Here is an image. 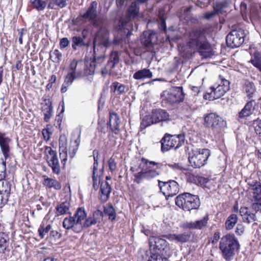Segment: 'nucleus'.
Instances as JSON below:
<instances>
[{
	"mask_svg": "<svg viewBox=\"0 0 261 261\" xmlns=\"http://www.w3.org/2000/svg\"><path fill=\"white\" fill-rule=\"evenodd\" d=\"M100 174H93L92 179L93 182V188L95 190H97L99 187L100 183Z\"/></svg>",
	"mask_w": 261,
	"mask_h": 261,
	"instance_id": "nucleus-57",
	"label": "nucleus"
},
{
	"mask_svg": "<svg viewBox=\"0 0 261 261\" xmlns=\"http://www.w3.org/2000/svg\"><path fill=\"white\" fill-rule=\"evenodd\" d=\"M111 44L109 40V32L104 28H101L96 33L93 40V49L101 50V47H108Z\"/></svg>",
	"mask_w": 261,
	"mask_h": 261,
	"instance_id": "nucleus-11",
	"label": "nucleus"
},
{
	"mask_svg": "<svg viewBox=\"0 0 261 261\" xmlns=\"http://www.w3.org/2000/svg\"><path fill=\"white\" fill-rule=\"evenodd\" d=\"M156 166V169L161 168L162 164L154 162L149 161L145 158L141 159L137 170L138 172L134 174V181L137 184L142 182L143 179L148 180L153 179L160 174V172L157 169L151 168V165Z\"/></svg>",
	"mask_w": 261,
	"mask_h": 261,
	"instance_id": "nucleus-4",
	"label": "nucleus"
},
{
	"mask_svg": "<svg viewBox=\"0 0 261 261\" xmlns=\"http://www.w3.org/2000/svg\"><path fill=\"white\" fill-rule=\"evenodd\" d=\"M177 234V242L186 243L188 242L191 237V234L189 232H185L183 233Z\"/></svg>",
	"mask_w": 261,
	"mask_h": 261,
	"instance_id": "nucleus-52",
	"label": "nucleus"
},
{
	"mask_svg": "<svg viewBox=\"0 0 261 261\" xmlns=\"http://www.w3.org/2000/svg\"><path fill=\"white\" fill-rule=\"evenodd\" d=\"M70 41L66 37L62 38L60 41V47L61 49L65 48L69 46Z\"/></svg>",
	"mask_w": 261,
	"mask_h": 261,
	"instance_id": "nucleus-60",
	"label": "nucleus"
},
{
	"mask_svg": "<svg viewBox=\"0 0 261 261\" xmlns=\"http://www.w3.org/2000/svg\"><path fill=\"white\" fill-rule=\"evenodd\" d=\"M45 103L43 105L42 107V111L44 115V121L48 122L53 114V107L51 102L49 100L45 99Z\"/></svg>",
	"mask_w": 261,
	"mask_h": 261,
	"instance_id": "nucleus-33",
	"label": "nucleus"
},
{
	"mask_svg": "<svg viewBox=\"0 0 261 261\" xmlns=\"http://www.w3.org/2000/svg\"><path fill=\"white\" fill-rule=\"evenodd\" d=\"M208 220V216L205 215L202 219L195 221L186 222L183 223L182 227L184 228L191 229H201L206 226Z\"/></svg>",
	"mask_w": 261,
	"mask_h": 261,
	"instance_id": "nucleus-20",
	"label": "nucleus"
},
{
	"mask_svg": "<svg viewBox=\"0 0 261 261\" xmlns=\"http://www.w3.org/2000/svg\"><path fill=\"white\" fill-rule=\"evenodd\" d=\"M188 179L190 182L201 187L205 186L208 181V179L195 174H189Z\"/></svg>",
	"mask_w": 261,
	"mask_h": 261,
	"instance_id": "nucleus-30",
	"label": "nucleus"
},
{
	"mask_svg": "<svg viewBox=\"0 0 261 261\" xmlns=\"http://www.w3.org/2000/svg\"><path fill=\"white\" fill-rule=\"evenodd\" d=\"M30 2L34 8L38 11L44 10L46 6V3L42 0H30Z\"/></svg>",
	"mask_w": 261,
	"mask_h": 261,
	"instance_id": "nucleus-46",
	"label": "nucleus"
},
{
	"mask_svg": "<svg viewBox=\"0 0 261 261\" xmlns=\"http://www.w3.org/2000/svg\"><path fill=\"white\" fill-rule=\"evenodd\" d=\"M49 55L50 58L55 63H59L62 60V54L58 49L51 51Z\"/></svg>",
	"mask_w": 261,
	"mask_h": 261,
	"instance_id": "nucleus-45",
	"label": "nucleus"
},
{
	"mask_svg": "<svg viewBox=\"0 0 261 261\" xmlns=\"http://www.w3.org/2000/svg\"><path fill=\"white\" fill-rule=\"evenodd\" d=\"M240 245L233 234H226L220 238L219 248L222 256L227 261H231Z\"/></svg>",
	"mask_w": 261,
	"mask_h": 261,
	"instance_id": "nucleus-3",
	"label": "nucleus"
},
{
	"mask_svg": "<svg viewBox=\"0 0 261 261\" xmlns=\"http://www.w3.org/2000/svg\"><path fill=\"white\" fill-rule=\"evenodd\" d=\"M148 261H168V259L158 253H151Z\"/></svg>",
	"mask_w": 261,
	"mask_h": 261,
	"instance_id": "nucleus-56",
	"label": "nucleus"
},
{
	"mask_svg": "<svg viewBox=\"0 0 261 261\" xmlns=\"http://www.w3.org/2000/svg\"><path fill=\"white\" fill-rule=\"evenodd\" d=\"M126 87L118 82H113L111 86V89L114 92L117 91V94L121 95L125 92Z\"/></svg>",
	"mask_w": 261,
	"mask_h": 261,
	"instance_id": "nucleus-43",
	"label": "nucleus"
},
{
	"mask_svg": "<svg viewBox=\"0 0 261 261\" xmlns=\"http://www.w3.org/2000/svg\"><path fill=\"white\" fill-rule=\"evenodd\" d=\"M229 4V2L228 0H223L216 4L214 10L217 13H222L223 9L226 8Z\"/></svg>",
	"mask_w": 261,
	"mask_h": 261,
	"instance_id": "nucleus-48",
	"label": "nucleus"
},
{
	"mask_svg": "<svg viewBox=\"0 0 261 261\" xmlns=\"http://www.w3.org/2000/svg\"><path fill=\"white\" fill-rule=\"evenodd\" d=\"M238 218L236 214H231L227 218L225 223V228L227 230L232 229L238 222Z\"/></svg>",
	"mask_w": 261,
	"mask_h": 261,
	"instance_id": "nucleus-38",
	"label": "nucleus"
},
{
	"mask_svg": "<svg viewBox=\"0 0 261 261\" xmlns=\"http://www.w3.org/2000/svg\"><path fill=\"white\" fill-rule=\"evenodd\" d=\"M245 31L242 29L231 31L226 37V42L228 46L233 48L241 46L244 42Z\"/></svg>",
	"mask_w": 261,
	"mask_h": 261,
	"instance_id": "nucleus-12",
	"label": "nucleus"
},
{
	"mask_svg": "<svg viewBox=\"0 0 261 261\" xmlns=\"http://www.w3.org/2000/svg\"><path fill=\"white\" fill-rule=\"evenodd\" d=\"M152 76V72L147 68L139 70L133 74V78L136 80L151 79Z\"/></svg>",
	"mask_w": 261,
	"mask_h": 261,
	"instance_id": "nucleus-28",
	"label": "nucleus"
},
{
	"mask_svg": "<svg viewBox=\"0 0 261 261\" xmlns=\"http://www.w3.org/2000/svg\"><path fill=\"white\" fill-rule=\"evenodd\" d=\"M158 183L161 191L165 196L173 197L179 192V185L175 180L162 181L158 180Z\"/></svg>",
	"mask_w": 261,
	"mask_h": 261,
	"instance_id": "nucleus-15",
	"label": "nucleus"
},
{
	"mask_svg": "<svg viewBox=\"0 0 261 261\" xmlns=\"http://www.w3.org/2000/svg\"><path fill=\"white\" fill-rule=\"evenodd\" d=\"M248 191L253 202L252 208L255 212H261V183L256 180L248 182Z\"/></svg>",
	"mask_w": 261,
	"mask_h": 261,
	"instance_id": "nucleus-8",
	"label": "nucleus"
},
{
	"mask_svg": "<svg viewBox=\"0 0 261 261\" xmlns=\"http://www.w3.org/2000/svg\"><path fill=\"white\" fill-rule=\"evenodd\" d=\"M223 123L221 117L215 113H211L204 116V123L205 126L212 129L221 126Z\"/></svg>",
	"mask_w": 261,
	"mask_h": 261,
	"instance_id": "nucleus-18",
	"label": "nucleus"
},
{
	"mask_svg": "<svg viewBox=\"0 0 261 261\" xmlns=\"http://www.w3.org/2000/svg\"><path fill=\"white\" fill-rule=\"evenodd\" d=\"M51 226L50 224L47 225L45 227L43 224L41 225L38 229V232L40 237L43 239L44 237L45 233H48L51 229Z\"/></svg>",
	"mask_w": 261,
	"mask_h": 261,
	"instance_id": "nucleus-53",
	"label": "nucleus"
},
{
	"mask_svg": "<svg viewBox=\"0 0 261 261\" xmlns=\"http://www.w3.org/2000/svg\"><path fill=\"white\" fill-rule=\"evenodd\" d=\"M175 204L185 211H191L198 208L200 202L198 196L184 193L176 197Z\"/></svg>",
	"mask_w": 261,
	"mask_h": 261,
	"instance_id": "nucleus-6",
	"label": "nucleus"
},
{
	"mask_svg": "<svg viewBox=\"0 0 261 261\" xmlns=\"http://www.w3.org/2000/svg\"><path fill=\"white\" fill-rule=\"evenodd\" d=\"M44 139L48 141L50 138V133L48 129H43L42 132Z\"/></svg>",
	"mask_w": 261,
	"mask_h": 261,
	"instance_id": "nucleus-63",
	"label": "nucleus"
},
{
	"mask_svg": "<svg viewBox=\"0 0 261 261\" xmlns=\"http://www.w3.org/2000/svg\"><path fill=\"white\" fill-rule=\"evenodd\" d=\"M103 216V213L98 210L87 217L85 209L79 207L73 216L66 217L64 219L63 226L66 229H72L74 232L79 233L84 228H88L99 223Z\"/></svg>",
	"mask_w": 261,
	"mask_h": 261,
	"instance_id": "nucleus-1",
	"label": "nucleus"
},
{
	"mask_svg": "<svg viewBox=\"0 0 261 261\" xmlns=\"http://www.w3.org/2000/svg\"><path fill=\"white\" fill-rule=\"evenodd\" d=\"M72 47L76 50L77 47H81L85 45L84 39L80 36H73L71 38Z\"/></svg>",
	"mask_w": 261,
	"mask_h": 261,
	"instance_id": "nucleus-44",
	"label": "nucleus"
},
{
	"mask_svg": "<svg viewBox=\"0 0 261 261\" xmlns=\"http://www.w3.org/2000/svg\"><path fill=\"white\" fill-rule=\"evenodd\" d=\"M244 231V227L242 224H238L235 230L236 233L238 236L242 235Z\"/></svg>",
	"mask_w": 261,
	"mask_h": 261,
	"instance_id": "nucleus-62",
	"label": "nucleus"
},
{
	"mask_svg": "<svg viewBox=\"0 0 261 261\" xmlns=\"http://www.w3.org/2000/svg\"><path fill=\"white\" fill-rule=\"evenodd\" d=\"M10 140L8 137H5L0 133V147L4 156V159L7 160L9 157L10 152L9 142Z\"/></svg>",
	"mask_w": 261,
	"mask_h": 261,
	"instance_id": "nucleus-26",
	"label": "nucleus"
},
{
	"mask_svg": "<svg viewBox=\"0 0 261 261\" xmlns=\"http://www.w3.org/2000/svg\"><path fill=\"white\" fill-rule=\"evenodd\" d=\"M74 81L75 80H73L72 79H71L70 78H68V77L65 76L64 82L62 85V88L61 89V92L62 93L66 92L68 90V87L69 86H70Z\"/></svg>",
	"mask_w": 261,
	"mask_h": 261,
	"instance_id": "nucleus-54",
	"label": "nucleus"
},
{
	"mask_svg": "<svg viewBox=\"0 0 261 261\" xmlns=\"http://www.w3.org/2000/svg\"><path fill=\"white\" fill-rule=\"evenodd\" d=\"M109 124L112 131L117 134L119 131L120 118L116 113H110Z\"/></svg>",
	"mask_w": 261,
	"mask_h": 261,
	"instance_id": "nucleus-25",
	"label": "nucleus"
},
{
	"mask_svg": "<svg viewBox=\"0 0 261 261\" xmlns=\"http://www.w3.org/2000/svg\"><path fill=\"white\" fill-rule=\"evenodd\" d=\"M93 155L94 158V164L93 169V174H100L101 170H98V152L96 150H94L93 151Z\"/></svg>",
	"mask_w": 261,
	"mask_h": 261,
	"instance_id": "nucleus-49",
	"label": "nucleus"
},
{
	"mask_svg": "<svg viewBox=\"0 0 261 261\" xmlns=\"http://www.w3.org/2000/svg\"><path fill=\"white\" fill-rule=\"evenodd\" d=\"M60 157L61 160V162L63 165H65L67 157V149L64 146H60Z\"/></svg>",
	"mask_w": 261,
	"mask_h": 261,
	"instance_id": "nucleus-55",
	"label": "nucleus"
},
{
	"mask_svg": "<svg viewBox=\"0 0 261 261\" xmlns=\"http://www.w3.org/2000/svg\"><path fill=\"white\" fill-rule=\"evenodd\" d=\"M164 237L170 241H175L176 242L177 241V234H169L168 235H165Z\"/></svg>",
	"mask_w": 261,
	"mask_h": 261,
	"instance_id": "nucleus-64",
	"label": "nucleus"
},
{
	"mask_svg": "<svg viewBox=\"0 0 261 261\" xmlns=\"http://www.w3.org/2000/svg\"><path fill=\"white\" fill-rule=\"evenodd\" d=\"M106 49L103 47H101V50L100 54L98 53V50L93 49V58L94 60L90 63L89 72H87L88 74H92L95 71L100 72L101 71L102 64L105 60Z\"/></svg>",
	"mask_w": 261,
	"mask_h": 261,
	"instance_id": "nucleus-13",
	"label": "nucleus"
},
{
	"mask_svg": "<svg viewBox=\"0 0 261 261\" xmlns=\"http://www.w3.org/2000/svg\"><path fill=\"white\" fill-rule=\"evenodd\" d=\"M251 58L249 61L255 67L261 72V52L254 51L250 53Z\"/></svg>",
	"mask_w": 261,
	"mask_h": 261,
	"instance_id": "nucleus-32",
	"label": "nucleus"
},
{
	"mask_svg": "<svg viewBox=\"0 0 261 261\" xmlns=\"http://www.w3.org/2000/svg\"><path fill=\"white\" fill-rule=\"evenodd\" d=\"M100 191L103 195L104 200H107L111 193L110 185L106 181L102 182L100 185Z\"/></svg>",
	"mask_w": 261,
	"mask_h": 261,
	"instance_id": "nucleus-41",
	"label": "nucleus"
},
{
	"mask_svg": "<svg viewBox=\"0 0 261 261\" xmlns=\"http://www.w3.org/2000/svg\"><path fill=\"white\" fill-rule=\"evenodd\" d=\"M98 3L96 1L91 3L87 11L82 15V17L88 19L92 23L94 27H101L105 21L102 16L98 15Z\"/></svg>",
	"mask_w": 261,
	"mask_h": 261,
	"instance_id": "nucleus-10",
	"label": "nucleus"
},
{
	"mask_svg": "<svg viewBox=\"0 0 261 261\" xmlns=\"http://www.w3.org/2000/svg\"><path fill=\"white\" fill-rule=\"evenodd\" d=\"M152 119H154V122L158 123L162 121H166L169 118V115L164 110L155 109L152 112Z\"/></svg>",
	"mask_w": 261,
	"mask_h": 261,
	"instance_id": "nucleus-27",
	"label": "nucleus"
},
{
	"mask_svg": "<svg viewBox=\"0 0 261 261\" xmlns=\"http://www.w3.org/2000/svg\"><path fill=\"white\" fill-rule=\"evenodd\" d=\"M155 37L154 33L144 32L141 38V42L142 44L147 48L149 51L153 52L152 47L153 38Z\"/></svg>",
	"mask_w": 261,
	"mask_h": 261,
	"instance_id": "nucleus-23",
	"label": "nucleus"
},
{
	"mask_svg": "<svg viewBox=\"0 0 261 261\" xmlns=\"http://www.w3.org/2000/svg\"><path fill=\"white\" fill-rule=\"evenodd\" d=\"M184 142L185 136L184 135H170L166 134L161 141L162 151H167L173 148L176 149L181 146Z\"/></svg>",
	"mask_w": 261,
	"mask_h": 261,
	"instance_id": "nucleus-9",
	"label": "nucleus"
},
{
	"mask_svg": "<svg viewBox=\"0 0 261 261\" xmlns=\"http://www.w3.org/2000/svg\"><path fill=\"white\" fill-rule=\"evenodd\" d=\"M44 178L43 184L48 188H53L55 190H59L62 188L61 184L56 179L51 178L46 176H43Z\"/></svg>",
	"mask_w": 261,
	"mask_h": 261,
	"instance_id": "nucleus-34",
	"label": "nucleus"
},
{
	"mask_svg": "<svg viewBox=\"0 0 261 261\" xmlns=\"http://www.w3.org/2000/svg\"><path fill=\"white\" fill-rule=\"evenodd\" d=\"M229 88V82L220 75L217 82L210 87L207 92L204 94L203 98L210 100L218 99L223 96Z\"/></svg>",
	"mask_w": 261,
	"mask_h": 261,
	"instance_id": "nucleus-5",
	"label": "nucleus"
},
{
	"mask_svg": "<svg viewBox=\"0 0 261 261\" xmlns=\"http://www.w3.org/2000/svg\"><path fill=\"white\" fill-rule=\"evenodd\" d=\"M83 66L82 62L80 63L76 60H73L70 63L68 73L65 76L75 80L88 74L87 73H83L81 68Z\"/></svg>",
	"mask_w": 261,
	"mask_h": 261,
	"instance_id": "nucleus-16",
	"label": "nucleus"
},
{
	"mask_svg": "<svg viewBox=\"0 0 261 261\" xmlns=\"http://www.w3.org/2000/svg\"><path fill=\"white\" fill-rule=\"evenodd\" d=\"M255 105V100L251 99L245 105L244 108L239 114L240 118H244L251 115L254 110Z\"/></svg>",
	"mask_w": 261,
	"mask_h": 261,
	"instance_id": "nucleus-24",
	"label": "nucleus"
},
{
	"mask_svg": "<svg viewBox=\"0 0 261 261\" xmlns=\"http://www.w3.org/2000/svg\"><path fill=\"white\" fill-rule=\"evenodd\" d=\"M154 123H155L154 122V119H152V115L151 116L146 115L143 117L140 126L142 128H145L146 127Z\"/></svg>",
	"mask_w": 261,
	"mask_h": 261,
	"instance_id": "nucleus-47",
	"label": "nucleus"
},
{
	"mask_svg": "<svg viewBox=\"0 0 261 261\" xmlns=\"http://www.w3.org/2000/svg\"><path fill=\"white\" fill-rule=\"evenodd\" d=\"M243 89L247 97L249 99L251 100L254 97H255L256 93V88L254 84L252 82L249 81L246 82Z\"/></svg>",
	"mask_w": 261,
	"mask_h": 261,
	"instance_id": "nucleus-31",
	"label": "nucleus"
},
{
	"mask_svg": "<svg viewBox=\"0 0 261 261\" xmlns=\"http://www.w3.org/2000/svg\"><path fill=\"white\" fill-rule=\"evenodd\" d=\"M103 213L109 216V220H115L116 213L112 204L109 203L103 207Z\"/></svg>",
	"mask_w": 261,
	"mask_h": 261,
	"instance_id": "nucleus-39",
	"label": "nucleus"
},
{
	"mask_svg": "<svg viewBox=\"0 0 261 261\" xmlns=\"http://www.w3.org/2000/svg\"><path fill=\"white\" fill-rule=\"evenodd\" d=\"M137 2H133L130 5L127 12V15L123 16L120 20L121 24V28H124L126 27L127 23L135 18H136L139 12V7Z\"/></svg>",
	"mask_w": 261,
	"mask_h": 261,
	"instance_id": "nucleus-17",
	"label": "nucleus"
},
{
	"mask_svg": "<svg viewBox=\"0 0 261 261\" xmlns=\"http://www.w3.org/2000/svg\"><path fill=\"white\" fill-rule=\"evenodd\" d=\"M119 62V56L118 52L117 51H112L107 65L104 68H101V75L105 77L109 74L111 70L115 67Z\"/></svg>",
	"mask_w": 261,
	"mask_h": 261,
	"instance_id": "nucleus-19",
	"label": "nucleus"
},
{
	"mask_svg": "<svg viewBox=\"0 0 261 261\" xmlns=\"http://www.w3.org/2000/svg\"><path fill=\"white\" fill-rule=\"evenodd\" d=\"M154 243L155 248L160 251L165 250L168 245V242L165 239L161 238H155Z\"/></svg>",
	"mask_w": 261,
	"mask_h": 261,
	"instance_id": "nucleus-40",
	"label": "nucleus"
},
{
	"mask_svg": "<svg viewBox=\"0 0 261 261\" xmlns=\"http://www.w3.org/2000/svg\"><path fill=\"white\" fill-rule=\"evenodd\" d=\"M188 45L190 48L197 50L203 58H210L214 54L204 29L192 31L189 34Z\"/></svg>",
	"mask_w": 261,
	"mask_h": 261,
	"instance_id": "nucleus-2",
	"label": "nucleus"
},
{
	"mask_svg": "<svg viewBox=\"0 0 261 261\" xmlns=\"http://www.w3.org/2000/svg\"><path fill=\"white\" fill-rule=\"evenodd\" d=\"M10 238L8 234L0 232V252L5 253L9 250Z\"/></svg>",
	"mask_w": 261,
	"mask_h": 261,
	"instance_id": "nucleus-29",
	"label": "nucleus"
},
{
	"mask_svg": "<svg viewBox=\"0 0 261 261\" xmlns=\"http://www.w3.org/2000/svg\"><path fill=\"white\" fill-rule=\"evenodd\" d=\"M3 188L0 190V207H2L8 201L11 191L10 185L7 181H3Z\"/></svg>",
	"mask_w": 261,
	"mask_h": 261,
	"instance_id": "nucleus-21",
	"label": "nucleus"
},
{
	"mask_svg": "<svg viewBox=\"0 0 261 261\" xmlns=\"http://www.w3.org/2000/svg\"><path fill=\"white\" fill-rule=\"evenodd\" d=\"M171 89L177 103L182 101L184 100L185 94L182 87H173Z\"/></svg>",
	"mask_w": 261,
	"mask_h": 261,
	"instance_id": "nucleus-35",
	"label": "nucleus"
},
{
	"mask_svg": "<svg viewBox=\"0 0 261 261\" xmlns=\"http://www.w3.org/2000/svg\"><path fill=\"white\" fill-rule=\"evenodd\" d=\"M109 167L112 172L115 171L117 169V163L115 161V159L111 158L108 161Z\"/></svg>",
	"mask_w": 261,
	"mask_h": 261,
	"instance_id": "nucleus-59",
	"label": "nucleus"
},
{
	"mask_svg": "<svg viewBox=\"0 0 261 261\" xmlns=\"http://www.w3.org/2000/svg\"><path fill=\"white\" fill-rule=\"evenodd\" d=\"M254 123L256 124L255 131L257 134L261 137V119H257L254 121Z\"/></svg>",
	"mask_w": 261,
	"mask_h": 261,
	"instance_id": "nucleus-61",
	"label": "nucleus"
},
{
	"mask_svg": "<svg viewBox=\"0 0 261 261\" xmlns=\"http://www.w3.org/2000/svg\"><path fill=\"white\" fill-rule=\"evenodd\" d=\"M45 157L48 166L52 169L53 173L59 174L60 173V165L58 159L57 153L50 147H45Z\"/></svg>",
	"mask_w": 261,
	"mask_h": 261,
	"instance_id": "nucleus-14",
	"label": "nucleus"
},
{
	"mask_svg": "<svg viewBox=\"0 0 261 261\" xmlns=\"http://www.w3.org/2000/svg\"><path fill=\"white\" fill-rule=\"evenodd\" d=\"M67 5V0H48V8L50 9H55V6H58L60 8L66 7Z\"/></svg>",
	"mask_w": 261,
	"mask_h": 261,
	"instance_id": "nucleus-42",
	"label": "nucleus"
},
{
	"mask_svg": "<svg viewBox=\"0 0 261 261\" xmlns=\"http://www.w3.org/2000/svg\"><path fill=\"white\" fill-rule=\"evenodd\" d=\"M163 101L168 103L170 105L177 103L175 98L174 97L171 89L169 90L164 91L161 94Z\"/></svg>",
	"mask_w": 261,
	"mask_h": 261,
	"instance_id": "nucleus-37",
	"label": "nucleus"
},
{
	"mask_svg": "<svg viewBox=\"0 0 261 261\" xmlns=\"http://www.w3.org/2000/svg\"><path fill=\"white\" fill-rule=\"evenodd\" d=\"M4 159H0V181L3 180L6 177V164Z\"/></svg>",
	"mask_w": 261,
	"mask_h": 261,
	"instance_id": "nucleus-51",
	"label": "nucleus"
},
{
	"mask_svg": "<svg viewBox=\"0 0 261 261\" xmlns=\"http://www.w3.org/2000/svg\"><path fill=\"white\" fill-rule=\"evenodd\" d=\"M70 204L68 202H63L58 205L56 207L57 214L59 215L70 214Z\"/></svg>",
	"mask_w": 261,
	"mask_h": 261,
	"instance_id": "nucleus-36",
	"label": "nucleus"
},
{
	"mask_svg": "<svg viewBox=\"0 0 261 261\" xmlns=\"http://www.w3.org/2000/svg\"><path fill=\"white\" fill-rule=\"evenodd\" d=\"M80 134L79 135L78 138L74 141V145L70 147L69 148V156L70 158L72 159L75 155L79 148V145L80 144Z\"/></svg>",
	"mask_w": 261,
	"mask_h": 261,
	"instance_id": "nucleus-50",
	"label": "nucleus"
},
{
	"mask_svg": "<svg viewBox=\"0 0 261 261\" xmlns=\"http://www.w3.org/2000/svg\"><path fill=\"white\" fill-rule=\"evenodd\" d=\"M159 28L165 32L167 30L166 20L164 18L163 16H160L159 20Z\"/></svg>",
	"mask_w": 261,
	"mask_h": 261,
	"instance_id": "nucleus-58",
	"label": "nucleus"
},
{
	"mask_svg": "<svg viewBox=\"0 0 261 261\" xmlns=\"http://www.w3.org/2000/svg\"><path fill=\"white\" fill-rule=\"evenodd\" d=\"M257 212L252 213L247 207H241L240 210V214L242 216L243 221L247 223L255 221L257 220L256 217Z\"/></svg>",
	"mask_w": 261,
	"mask_h": 261,
	"instance_id": "nucleus-22",
	"label": "nucleus"
},
{
	"mask_svg": "<svg viewBox=\"0 0 261 261\" xmlns=\"http://www.w3.org/2000/svg\"><path fill=\"white\" fill-rule=\"evenodd\" d=\"M211 154L208 149H196L189 153L188 160L191 166L194 168H200L206 164Z\"/></svg>",
	"mask_w": 261,
	"mask_h": 261,
	"instance_id": "nucleus-7",
	"label": "nucleus"
}]
</instances>
